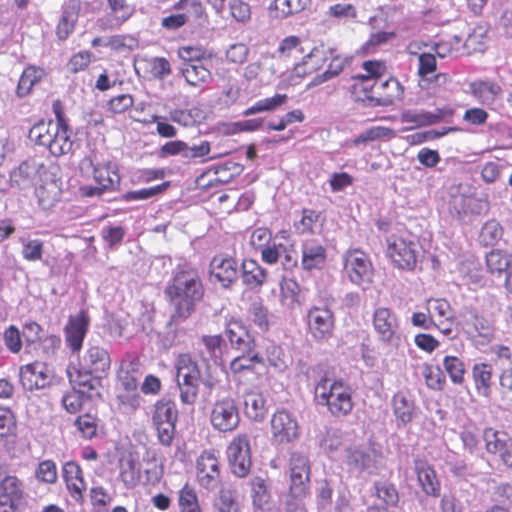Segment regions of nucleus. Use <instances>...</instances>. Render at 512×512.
Here are the masks:
<instances>
[{"label":"nucleus","mask_w":512,"mask_h":512,"mask_svg":"<svg viewBox=\"0 0 512 512\" xmlns=\"http://www.w3.org/2000/svg\"><path fill=\"white\" fill-rule=\"evenodd\" d=\"M164 292L173 311L172 318L186 319L202 299L204 288L196 269L183 268L175 272Z\"/></svg>","instance_id":"1"},{"label":"nucleus","mask_w":512,"mask_h":512,"mask_svg":"<svg viewBox=\"0 0 512 512\" xmlns=\"http://www.w3.org/2000/svg\"><path fill=\"white\" fill-rule=\"evenodd\" d=\"M314 397L335 417L349 415L354 407L351 388L341 380L322 378L315 386Z\"/></svg>","instance_id":"2"},{"label":"nucleus","mask_w":512,"mask_h":512,"mask_svg":"<svg viewBox=\"0 0 512 512\" xmlns=\"http://www.w3.org/2000/svg\"><path fill=\"white\" fill-rule=\"evenodd\" d=\"M28 137L36 145L47 148L55 157L68 154L73 146L69 128L61 127L53 120H41L35 123L30 128Z\"/></svg>","instance_id":"3"},{"label":"nucleus","mask_w":512,"mask_h":512,"mask_svg":"<svg viewBox=\"0 0 512 512\" xmlns=\"http://www.w3.org/2000/svg\"><path fill=\"white\" fill-rule=\"evenodd\" d=\"M201 372L198 364L189 354H181L177 359V380L180 400L185 405H194L199 390Z\"/></svg>","instance_id":"4"},{"label":"nucleus","mask_w":512,"mask_h":512,"mask_svg":"<svg viewBox=\"0 0 512 512\" xmlns=\"http://www.w3.org/2000/svg\"><path fill=\"white\" fill-rule=\"evenodd\" d=\"M177 419L178 410L172 400L160 399L155 403L152 422L157 431V438L163 446L172 445Z\"/></svg>","instance_id":"5"},{"label":"nucleus","mask_w":512,"mask_h":512,"mask_svg":"<svg viewBox=\"0 0 512 512\" xmlns=\"http://www.w3.org/2000/svg\"><path fill=\"white\" fill-rule=\"evenodd\" d=\"M210 424L222 433L233 432L240 423V411L236 400L231 396L215 400L210 411Z\"/></svg>","instance_id":"6"},{"label":"nucleus","mask_w":512,"mask_h":512,"mask_svg":"<svg viewBox=\"0 0 512 512\" xmlns=\"http://www.w3.org/2000/svg\"><path fill=\"white\" fill-rule=\"evenodd\" d=\"M81 167L92 168L93 177L97 183V186H85L83 187V193L86 196L101 195L105 190H114L119 186L120 175L117 170L116 164L107 162L103 164L94 165L93 161L89 158H85L81 162Z\"/></svg>","instance_id":"7"},{"label":"nucleus","mask_w":512,"mask_h":512,"mask_svg":"<svg viewBox=\"0 0 512 512\" xmlns=\"http://www.w3.org/2000/svg\"><path fill=\"white\" fill-rule=\"evenodd\" d=\"M289 495L293 499H304L310 491L311 467L308 457L293 453L289 460Z\"/></svg>","instance_id":"8"},{"label":"nucleus","mask_w":512,"mask_h":512,"mask_svg":"<svg viewBox=\"0 0 512 512\" xmlns=\"http://www.w3.org/2000/svg\"><path fill=\"white\" fill-rule=\"evenodd\" d=\"M343 262L344 271L353 284L365 287L372 282L374 268L366 253L358 249L349 250L344 254Z\"/></svg>","instance_id":"9"},{"label":"nucleus","mask_w":512,"mask_h":512,"mask_svg":"<svg viewBox=\"0 0 512 512\" xmlns=\"http://www.w3.org/2000/svg\"><path fill=\"white\" fill-rule=\"evenodd\" d=\"M226 455L234 475L244 478L250 473L252 467L251 447L246 434H238L230 441Z\"/></svg>","instance_id":"10"},{"label":"nucleus","mask_w":512,"mask_h":512,"mask_svg":"<svg viewBox=\"0 0 512 512\" xmlns=\"http://www.w3.org/2000/svg\"><path fill=\"white\" fill-rule=\"evenodd\" d=\"M111 366L110 355L100 346H91L85 352L80 362L79 378L95 379L100 385V380L105 377Z\"/></svg>","instance_id":"11"},{"label":"nucleus","mask_w":512,"mask_h":512,"mask_svg":"<svg viewBox=\"0 0 512 512\" xmlns=\"http://www.w3.org/2000/svg\"><path fill=\"white\" fill-rule=\"evenodd\" d=\"M418 243L413 239L392 235L387 239V253L392 262L401 269L411 270L418 257Z\"/></svg>","instance_id":"12"},{"label":"nucleus","mask_w":512,"mask_h":512,"mask_svg":"<svg viewBox=\"0 0 512 512\" xmlns=\"http://www.w3.org/2000/svg\"><path fill=\"white\" fill-rule=\"evenodd\" d=\"M196 477L200 486L215 489L221 481V465L215 449H205L196 459Z\"/></svg>","instance_id":"13"},{"label":"nucleus","mask_w":512,"mask_h":512,"mask_svg":"<svg viewBox=\"0 0 512 512\" xmlns=\"http://www.w3.org/2000/svg\"><path fill=\"white\" fill-rule=\"evenodd\" d=\"M271 439L273 443H290L299 436L297 419L286 410H279L271 418Z\"/></svg>","instance_id":"14"},{"label":"nucleus","mask_w":512,"mask_h":512,"mask_svg":"<svg viewBox=\"0 0 512 512\" xmlns=\"http://www.w3.org/2000/svg\"><path fill=\"white\" fill-rule=\"evenodd\" d=\"M483 439L486 451L498 455L502 463L512 469V438L504 431L486 428Z\"/></svg>","instance_id":"15"},{"label":"nucleus","mask_w":512,"mask_h":512,"mask_svg":"<svg viewBox=\"0 0 512 512\" xmlns=\"http://www.w3.org/2000/svg\"><path fill=\"white\" fill-rule=\"evenodd\" d=\"M62 477L66 490L75 503L82 505L85 501L87 484L81 466L75 461H67L62 467Z\"/></svg>","instance_id":"16"},{"label":"nucleus","mask_w":512,"mask_h":512,"mask_svg":"<svg viewBox=\"0 0 512 512\" xmlns=\"http://www.w3.org/2000/svg\"><path fill=\"white\" fill-rule=\"evenodd\" d=\"M77 387V389L66 392L62 397V405L70 414L79 412L85 399H90L99 394L98 381L95 379H80L77 381Z\"/></svg>","instance_id":"17"},{"label":"nucleus","mask_w":512,"mask_h":512,"mask_svg":"<svg viewBox=\"0 0 512 512\" xmlns=\"http://www.w3.org/2000/svg\"><path fill=\"white\" fill-rule=\"evenodd\" d=\"M414 472L416 474L417 483L421 491L431 498L441 496V482L438 478L436 470L427 460L416 458L413 462Z\"/></svg>","instance_id":"18"},{"label":"nucleus","mask_w":512,"mask_h":512,"mask_svg":"<svg viewBox=\"0 0 512 512\" xmlns=\"http://www.w3.org/2000/svg\"><path fill=\"white\" fill-rule=\"evenodd\" d=\"M51 377L45 363L35 361L20 368V382L25 390L34 391L47 387Z\"/></svg>","instance_id":"19"},{"label":"nucleus","mask_w":512,"mask_h":512,"mask_svg":"<svg viewBox=\"0 0 512 512\" xmlns=\"http://www.w3.org/2000/svg\"><path fill=\"white\" fill-rule=\"evenodd\" d=\"M238 276L237 262L230 257L215 256L210 263V277L227 288Z\"/></svg>","instance_id":"20"},{"label":"nucleus","mask_w":512,"mask_h":512,"mask_svg":"<svg viewBox=\"0 0 512 512\" xmlns=\"http://www.w3.org/2000/svg\"><path fill=\"white\" fill-rule=\"evenodd\" d=\"M26 500L24 482L15 475L0 480V504L21 505Z\"/></svg>","instance_id":"21"},{"label":"nucleus","mask_w":512,"mask_h":512,"mask_svg":"<svg viewBox=\"0 0 512 512\" xmlns=\"http://www.w3.org/2000/svg\"><path fill=\"white\" fill-rule=\"evenodd\" d=\"M301 264L303 269L311 271L321 269L326 261V249L316 239H308L302 244Z\"/></svg>","instance_id":"22"},{"label":"nucleus","mask_w":512,"mask_h":512,"mask_svg":"<svg viewBox=\"0 0 512 512\" xmlns=\"http://www.w3.org/2000/svg\"><path fill=\"white\" fill-rule=\"evenodd\" d=\"M470 94L482 105L492 106L500 96L501 87L489 80H477L469 84Z\"/></svg>","instance_id":"23"},{"label":"nucleus","mask_w":512,"mask_h":512,"mask_svg":"<svg viewBox=\"0 0 512 512\" xmlns=\"http://www.w3.org/2000/svg\"><path fill=\"white\" fill-rule=\"evenodd\" d=\"M179 71L186 83L194 88L201 89L208 85L213 79L211 71L202 63L181 64Z\"/></svg>","instance_id":"24"},{"label":"nucleus","mask_w":512,"mask_h":512,"mask_svg":"<svg viewBox=\"0 0 512 512\" xmlns=\"http://www.w3.org/2000/svg\"><path fill=\"white\" fill-rule=\"evenodd\" d=\"M119 477L127 488H134L141 479V466L131 454L123 456L119 462Z\"/></svg>","instance_id":"25"},{"label":"nucleus","mask_w":512,"mask_h":512,"mask_svg":"<svg viewBox=\"0 0 512 512\" xmlns=\"http://www.w3.org/2000/svg\"><path fill=\"white\" fill-rule=\"evenodd\" d=\"M226 331L233 346L244 351L250 350L254 339L245 322H228Z\"/></svg>","instance_id":"26"},{"label":"nucleus","mask_w":512,"mask_h":512,"mask_svg":"<svg viewBox=\"0 0 512 512\" xmlns=\"http://www.w3.org/2000/svg\"><path fill=\"white\" fill-rule=\"evenodd\" d=\"M450 304L445 299H429L426 303V312H416L412 320H433L434 318H445L451 320Z\"/></svg>","instance_id":"27"},{"label":"nucleus","mask_w":512,"mask_h":512,"mask_svg":"<svg viewBox=\"0 0 512 512\" xmlns=\"http://www.w3.org/2000/svg\"><path fill=\"white\" fill-rule=\"evenodd\" d=\"M393 413L398 425H406L412 421L414 402L404 392H397L392 398Z\"/></svg>","instance_id":"28"},{"label":"nucleus","mask_w":512,"mask_h":512,"mask_svg":"<svg viewBox=\"0 0 512 512\" xmlns=\"http://www.w3.org/2000/svg\"><path fill=\"white\" fill-rule=\"evenodd\" d=\"M88 331V322H67L64 327L65 343L72 352H79Z\"/></svg>","instance_id":"29"},{"label":"nucleus","mask_w":512,"mask_h":512,"mask_svg":"<svg viewBox=\"0 0 512 512\" xmlns=\"http://www.w3.org/2000/svg\"><path fill=\"white\" fill-rule=\"evenodd\" d=\"M246 416L253 421H262L266 417L265 399L261 393L250 391L244 397Z\"/></svg>","instance_id":"30"},{"label":"nucleus","mask_w":512,"mask_h":512,"mask_svg":"<svg viewBox=\"0 0 512 512\" xmlns=\"http://www.w3.org/2000/svg\"><path fill=\"white\" fill-rule=\"evenodd\" d=\"M492 367L487 363L475 364L472 368V377L475 388L480 395L489 396L492 385Z\"/></svg>","instance_id":"31"},{"label":"nucleus","mask_w":512,"mask_h":512,"mask_svg":"<svg viewBox=\"0 0 512 512\" xmlns=\"http://www.w3.org/2000/svg\"><path fill=\"white\" fill-rule=\"evenodd\" d=\"M311 4V0H274L270 6L276 18H286L299 13Z\"/></svg>","instance_id":"32"},{"label":"nucleus","mask_w":512,"mask_h":512,"mask_svg":"<svg viewBox=\"0 0 512 512\" xmlns=\"http://www.w3.org/2000/svg\"><path fill=\"white\" fill-rule=\"evenodd\" d=\"M443 118L440 110L436 113L427 111L407 110L401 114V122L411 123L417 127L428 126L438 123Z\"/></svg>","instance_id":"33"},{"label":"nucleus","mask_w":512,"mask_h":512,"mask_svg":"<svg viewBox=\"0 0 512 512\" xmlns=\"http://www.w3.org/2000/svg\"><path fill=\"white\" fill-rule=\"evenodd\" d=\"M250 485L253 505L261 510L268 508L271 501V494L266 480L256 476L251 479Z\"/></svg>","instance_id":"34"},{"label":"nucleus","mask_w":512,"mask_h":512,"mask_svg":"<svg viewBox=\"0 0 512 512\" xmlns=\"http://www.w3.org/2000/svg\"><path fill=\"white\" fill-rule=\"evenodd\" d=\"M78 19V10L75 5H67L63 8L62 15L56 28V34L60 40H66L73 32Z\"/></svg>","instance_id":"35"},{"label":"nucleus","mask_w":512,"mask_h":512,"mask_svg":"<svg viewBox=\"0 0 512 512\" xmlns=\"http://www.w3.org/2000/svg\"><path fill=\"white\" fill-rule=\"evenodd\" d=\"M243 282L250 287H257L266 279L265 270L254 260H245L242 264Z\"/></svg>","instance_id":"36"},{"label":"nucleus","mask_w":512,"mask_h":512,"mask_svg":"<svg viewBox=\"0 0 512 512\" xmlns=\"http://www.w3.org/2000/svg\"><path fill=\"white\" fill-rule=\"evenodd\" d=\"M486 265L490 273L501 275L512 267V259L502 250H492L486 255Z\"/></svg>","instance_id":"37"},{"label":"nucleus","mask_w":512,"mask_h":512,"mask_svg":"<svg viewBox=\"0 0 512 512\" xmlns=\"http://www.w3.org/2000/svg\"><path fill=\"white\" fill-rule=\"evenodd\" d=\"M179 512H203L195 489L185 484L178 494Z\"/></svg>","instance_id":"38"},{"label":"nucleus","mask_w":512,"mask_h":512,"mask_svg":"<svg viewBox=\"0 0 512 512\" xmlns=\"http://www.w3.org/2000/svg\"><path fill=\"white\" fill-rule=\"evenodd\" d=\"M421 373L425 380L426 386L435 391H441L446 384V378L439 366H433L424 363L421 367Z\"/></svg>","instance_id":"39"},{"label":"nucleus","mask_w":512,"mask_h":512,"mask_svg":"<svg viewBox=\"0 0 512 512\" xmlns=\"http://www.w3.org/2000/svg\"><path fill=\"white\" fill-rule=\"evenodd\" d=\"M376 82H355L352 85V95L355 101L363 102L367 106L375 107L380 105V100L372 95Z\"/></svg>","instance_id":"40"},{"label":"nucleus","mask_w":512,"mask_h":512,"mask_svg":"<svg viewBox=\"0 0 512 512\" xmlns=\"http://www.w3.org/2000/svg\"><path fill=\"white\" fill-rule=\"evenodd\" d=\"M287 100L286 94H276L273 97L260 99L255 102L254 105L247 108L244 112V116H250L261 112H270L276 110L278 107L283 105Z\"/></svg>","instance_id":"41"},{"label":"nucleus","mask_w":512,"mask_h":512,"mask_svg":"<svg viewBox=\"0 0 512 512\" xmlns=\"http://www.w3.org/2000/svg\"><path fill=\"white\" fill-rule=\"evenodd\" d=\"M17 423L12 410L0 407V442H7L16 436Z\"/></svg>","instance_id":"42"},{"label":"nucleus","mask_w":512,"mask_h":512,"mask_svg":"<svg viewBox=\"0 0 512 512\" xmlns=\"http://www.w3.org/2000/svg\"><path fill=\"white\" fill-rule=\"evenodd\" d=\"M44 72L40 68L34 66L27 67L19 80L17 87V94L20 97L26 96L31 91L32 87L41 80Z\"/></svg>","instance_id":"43"},{"label":"nucleus","mask_w":512,"mask_h":512,"mask_svg":"<svg viewBox=\"0 0 512 512\" xmlns=\"http://www.w3.org/2000/svg\"><path fill=\"white\" fill-rule=\"evenodd\" d=\"M21 255L23 259L29 262L42 260L44 253V241L38 238H21Z\"/></svg>","instance_id":"44"},{"label":"nucleus","mask_w":512,"mask_h":512,"mask_svg":"<svg viewBox=\"0 0 512 512\" xmlns=\"http://www.w3.org/2000/svg\"><path fill=\"white\" fill-rule=\"evenodd\" d=\"M74 425L82 438L90 440L97 435L99 420L95 415L85 413L76 418Z\"/></svg>","instance_id":"45"},{"label":"nucleus","mask_w":512,"mask_h":512,"mask_svg":"<svg viewBox=\"0 0 512 512\" xmlns=\"http://www.w3.org/2000/svg\"><path fill=\"white\" fill-rule=\"evenodd\" d=\"M488 41L487 30L484 27H476L467 36L464 42V49L468 54L484 52Z\"/></svg>","instance_id":"46"},{"label":"nucleus","mask_w":512,"mask_h":512,"mask_svg":"<svg viewBox=\"0 0 512 512\" xmlns=\"http://www.w3.org/2000/svg\"><path fill=\"white\" fill-rule=\"evenodd\" d=\"M503 235V229L496 220H489L481 228L479 242L484 246L495 245Z\"/></svg>","instance_id":"47"},{"label":"nucleus","mask_w":512,"mask_h":512,"mask_svg":"<svg viewBox=\"0 0 512 512\" xmlns=\"http://www.w3.org/2000/svg\"><path fill=\"white\" fill-rule=\"evenodd\" d=\"M443 366L445 371L454 384H462L465 376L464 362L457 356H445L443 359Z\"/></svg>","instance_id":"48"},{"label":"nucleus","mask_w":512,"mask_h":512,"mask_svg":"<svg viewBox=\"0 0 512 512\" xmlns=\"http://www.w3.org/2000/svg\"><path fill=\"white\" fill-rule=\"evenodd\" d=\"M376 496L387 506L394 507L399 502V493L396 486L389 481L375 483Z\"/></svg>","instance_id":"49"},{"label":"nucleus","mask_w":512,"mask_h":512,"mask_svg":"<svg viewBox=\"0 0 512 512\" xmlns=\"http://www.w3.org/2000/svg\"><path fill=\"white\" fill-rule=\"evenodd\" d=\"M218 512H240V503L237 494L232 489H221L215 504Z\"/></svg>","instance_id":"50"},{"label":"nucleus","mask_w":512,"mask_h":512,"mask_svg":"<svg viewBox=\"0 0 512 512\" xmlns=\"http://www.w3.org/2000/svg\"><path fill=\"white\" fill-rule=\"evenodd\" d=\"M370 455L364 450L358 448H348L346 450V464L357 471H364L370 465Z\"/></svg>","instance_id":"51"},{"label":"nucleus","mask_w":512,"mask_h":512,"mask_svg":"<svg viewBox=\"0 0 512 512\" xmlns=\"http://www.w3.org/2000/svg\"><path fill=\"white\" fill-rule=\"evenodd\" d=\"M262 363V359L257 355H245L236 356L230 363V370L232 374L238 375L243 372H252L256 364Z\"/></svg>","instance_id":"52"},{"label":"nucleus","mask_w":512,"mask_h":512,"mask_svg":"<svg viewBox=\"0 0 512 512\" xmlns=\"http://www.w3.org/2000/svg\"><path fill=\"white\" fill-rule=\"evenodd\" d=\"M35 477L39 482L54 484L58 478L55 462L50 459L39 462L35 470Z\"/></svg>","instance_id":"53"},{"label":"nucleus","mask_w":512,"mask_h":512,"mask_svg":"<svg viewBox=\"0 0 512 512\" xmlns=\"http://www.w3.org/2000/svg\"><path fill=\"white\" fill-rule=\"evenodd\" d=\"M394 136H395V133L392 129L383 127V126H375V127L369 128V129L365 130L364 132H362L361 134H359L354 139V144L359 145L362 143L376 141L381 138H391Z\"/></svg>","instance_id":"54"},{"label":"nucleus","mask_w":512,"mask_h":512,"mask_svg":"<svg viewBox=\"0 0 512 512\" xmlns=\"http://www.w3.org/2000/svg\"><path fill=\"white\" fill-rule=\"evenodd\" d=\"M126 231L122 226H105L101 230V237L110 249H116L123 241Z\"/></svg>","instance_id":"55"},{"label":"nucleus","mask_w":512,"mask_h":512,"mask_svg":"<svg viewBox=\"0 0 512 512\" xmlns=\"http://www.w3.org/2000/svg\"><path fill=\"white\" fill-rule=\"evenodd\" d=\"M272 61H273L272 56L262 55L257 61L248 64L244 69L243 75H244L245 79H247L248 81L255 80L259 76L261 71L269 64H270L269 69L271 71V74H275L274 65H273V63H271Z\"/></svg>","instance_id":"56"},{"label":"nucleus","mask_w":512,"mask_h":512,"mask_svg":"<svg viewBox=\"0 0 512 512\" xmlns=\"http://www.w3.org/2000/svg\"><path fill=\"white\" fill-rule=\"evenodd\" d=\"M32 175L33 168L27 163H22L11 172L10 181L13 186L22 189L30 185Z\"/></svg>","instance_id":"57"},{"label":"nucleus","mask_w":512,"mask_h":512,"mask_svg":"<svg viewBox=\"0 0 512 512\" xmlns=\"http://www.w3.org/2000/svg\"><path fill=\"white\" fill-rule=\"evenodd\" d=\"M90 501L95 511L105 512L112 502V497L105 488L96 486L90 489Z\"/></svg>","instance_id":"58"},{"label":"nucleus","mask_w":512,"mask_h":512,"mask_svg":"<svg viewBox=\"0 0 512 512\" xmlns=\"http://www.w3.org/2000/svg\"><path fill=\"white\" fill-rule=\"evenodd\" d=\"M346 60L340 56L332 58L327 70L322 74L317 75L310 83L311 86L319 85L335 76H337L344 68Z\"/></svg>","instance_id":"59"},{"label":"nucleus","mask_w":512,"mask_h":512,"mask_svg":"<svg viewBox=\"0 0 512 512\" xmlns=\"http://www.w3.org/2000/svg\"><path fill=\"white\" fill-rule=\"evenodd\" d=\"M177 54L183 61L182 64H199L202 63L206 51L199 46H182L178 49Z\"/></svg>","instance_id":"60"},{"label":"nucleus","mask_w":512,"mask_h":512,"mask_svg":"<svg viewBox=\"0 0 512 512\" xmlns=\"http://www.w3.org/2000/svg\"><path fill=\"white\" fill-rule=\"evenodd\" d=\"M107 2L111 13L120 23L127 21L134 13V7L129 5L126 0H107Z\"/></svg>","instance_id":"61"},{"label":"nucleus","mask_w":512,"mask_h":512,"mask_svg":"<svg viewBox=\"0 0 512 512\" xmlns=\"http://www.w3.org/2000/svg\"><path fill=\"white\" fill-rule=\"evenodd\" d=\"M168 183H162L160 185H156L149 188H142L135 191H129L126 194H124L123 198L126 201H139V200H146L149 198L154 197L155 195L163 192L167 186Z\"/></svg>","instance_id":"62"},{"label":"nucleus","mask_w":512,"mask_h":512,"mask_svg":"<svg viewBox=\"0 0 512 512\" xmlns=\"http://www.w3.org/2000/svg\"><path fill=\"white\" fill-rule=\"evenodd\" d=\"M150 73L155 79L163 80L172 70L170 62L164 57H154L149 61Z\"/></svg>","instance_id":"63"},{"label":"nucleus","mask_w":512,"mask_h":512,"mask_svg":"<svg viewBox=\"0 0 512 512\" xmlns=\"http://www.w3.org/2000/svg\"><path fill=\"white\" fill-rule=\"evenodd\" d=\"M327 52L331 53V51L326 49L323 45L313 48L311 52L305 56L303 65H310L309 72L319 69L322 66V63L327 60Z\"/></svg>","instance_id":"64"}]
</instances>
